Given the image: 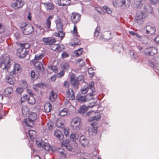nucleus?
<instances>
[{"instance_id":"f257e3e1","label":"nucleus","mask_w":159,"mask_h":159,"mask_svg":"<svg viewBox=\"0 0 159 159\" xmlns=\"http://www.w3.org/2000/svg\"><path fill=\"white\" fill-rule=\"evenodd\" d=\"M37 115L34 112H31L29 115L28 118L24 119V122L28 126L32 127L34 125V122L36 120Z\"/></svg>"},{"instance_id":"f03ea898","label":"nucleus","mask_w":159,"mask_h":159,"mask_svg":"<svg viewBox=\"0 0 159 159\" xmlns=\"http://www.w3.org/2000/svg\"><path fill=\"white\" fill-rule=\"evenodd\" d=\"M11 59L9 56L3 57L0 61V67L3 69H7L8 72L11 66Z\"/></svg>"},{"instance_id":"7ed1b4c3","label":"nucleus","mask_w":159,"mask_h":159,"mask_svg":"<svg viewBox=\"0 0 159 159\" xmlns=\"http://www.w3.org/2000/svg\"><path fill=\"white\" fill-rule=\"evenodd\" d=\"M87 115L90 116H92L88 119L89 121H98L99 120L101 119V115L100 113L98 112H95L94 111H90L87 112Z\"/></svg>"},{"instance_id":"20e7f679","label":"nucleus","mask_w":159,"mask_h":159,"mask_svg":"<svg viewBox=\"0 0 159 159\" xmlns=\"http://www.w3.org/2000/svg\"><path fill=\"white\" fill-rule=\"evenodd\" d=\"M113 5L116 7H122L125 8L129 7L130 4V0H116L115 2H113Z\"/></svg>"},{"instance_id":"39448f33","label":"nucleus","mask_w":159,"mask_h":159,"mask_svg":"<svg viewBox=\"0 0 159 159\" xmlns=\"http://www.w3.org/2000/svg\"><path fill=\"white\" fill-rule=\"evenodd\" d=\"M96 95L95 93H89L86 96L79 95L76 97V99L79 101L85 102L93 99V96Z\"/></svg>"},{"instance_id":"423d86ee","label":"nucleus","mask_w":159,"mask_h":159,"mask_svg":"<svg viewBox=\"0 0 159 159\" xmlns=\"http://www.w3.org/2000/svg\"><path fill=\"white\" fill-rule=\"evenodd\" d=\"M71 124L73 128L78 129L81 126V120L79 117H75L72 120Z\"/></svg>"},{"instance_id":"0eeeda50","label":"nucleus","mask_w":159,"mask_h":159,"mask_svg":"<svg viewBox=\"0 0 159 159\" xmlns=\"http://www.w3.org/2000/svg\"><path fill=\"white\" fill-rule=\"evenodd\" d=\"M157 52V49L154 47L147 48L144 50V54L147 56H153Z\"/></svg>"},{"instance_id":"6e6552de","label":"nucleus","mask_w":159,"mask_h":159,"mask_svg":"<svg viewBox=\"0 0 159 159\" xmlns=\"http://www.w3.org/2000/svg\"><path fill=\"white\" fill-rule=\"evenodd\" d=\"M143 30L145 34L151 35L155 34L156 32V29L154 27L147 25L144 27Z\"/></svg>"},{"instance_id":"1a4fd4ad","label":"nucleus","mask_w":159,"mask_h":159,"mask_svg":"<svg viewBox=\"0 0 159 159\" xmlns=\"http://www.w3.org/2000/svg\"><path fill=\"white\" fill-rule=\"evenodd\" d=\"M16 51L17 55L21 58L25 57L28 53V51L24 49L20 46L17 49Z\"/></svg>"},{"instance_id":"9d476101","label":"nucleus","mask_w":159,"mask_h":159,"mask_svg":"<svg viewBox=\"0 0 159 159\" xmlns=\"http://www.w3.org/2000/svg\"><path fill=\"white\" fill-rule=\"evenodd\" d=\"M94 84L93 82L91 83L90 84L88 85L85 88L81 90V93L84 94L86 93L88 91L89 89H90L92 91V93H95L96 94V92L95 91V88L94 86Z\"/></svg>"},{"instance_id":"9b49d317","label":"nucleus","mask_w":159,"mask_h":159,"mask_svg":"<svg viewBox=\"0 0 159 159\" xmlns=\"http://www.w3.org/2000/svg\"><path fill=\"white\" fill-rule=\"evenodd\" d=\"M70 19L72 22L74 24L78 23L81 19L80 14L76 12H72L71 14Z\"/></svg>"},{"instance_id":"f8f14e48","label":"nucleus","mask_w":159,"mask_h":159,"mask_svg":"<svg viewBox=\"0 0 159 159\" xmlns=\"http://www.w3.org/2000/svg\"><path fill=\"white\" fill-rule=\"evenodd\" d=\"M23 6V2L21 0H16L11 4V7L15 9H19Z\"/></svg>"},{"instance_id":"ddd939ff","label":"nucleus","mask_w":159,"mask_h":159,"mask_svg":"<svg viewBox=\"0 0 159 159\" xmlns=\"http://www.w3.org/2000/svg\"><path fill=\"white\" fill-rule=\"evenodd\" d=\"M21 70L22 68L20 65L18 63H15L13 66V70L11 71L9 70L8 72L12 75H15L17 73L21 72Z\"/></svg>"},{"instance_id":"4468645a","label":"nucleus","mask_w":159,"mask_h":159,"mask_svg":"<svg viewBox=\"0 0 159 159\" xmlns=\"http://www.w3.org/2000/svg\"><path fill=\"white\" fill-rule=\"evenodd\" d=\"M42 41L44 44L47 45H51L56 41L55 39L53 37L43 38Z\"/></svg>"},{"instance_id":"2eb2a0df","label":"nucleus","mask_w":159,"mask_h":159,"mask_svg":"<svg viewBox=\"0 0 159 159\" xmlns=\"http://www.w3.org/2000/svg\"><path fill=\"white\" fill-rule=\"evenodd\" d=\"M34 66L38 72H42L44 71V69L41 62L36 61L34 63Z\"/></svg>"},{"instance_id":"dca6fc26","label":"nucleus","mask_w":159,"mask_h":159,"mask_svg":"<svg viewBox=\"0 0 159 159\" xmlns=\"http://www.w3.org/2000/svg\"><path fill=\"white\" fill-rule=\"evenodd\" d=\"M22 30L24 34L25 35H28L31 34L33 31V27L30 25H26L25 28H24Z\"/></svg>"},{"instance_id":"f3484780","label":"nucleus","mask_w":159,"mask_h":159,"mask_svg":"<svg viewBox=\"0 0 159 159\" xmlns=\"http://www.w3.org/2000/svg\"><path fill=\"white\" fill-rule=\"evenodd\" d=\"M10 74L9 75H7L5 77V81L10 84H13L16 81L15 77Z\"/></svg>"},{"instance_id":"a211bd4d","label":"nucleus","mask_w":159,"mask_h":159,"mask_svg":"<svg viewBox=\"0 0 159 159\" xmlns=\"http://www.w3.org/2000/svg\"><path fill=\"white\" fill-rule=\"evenodd\" d=\"M92 105L88 107L85 105H83L80 107L79 111V112L81 113H84L86 112L87 111L88 108L93 107L95 105V102H92Z\"/></svg>"},{"instance_id":"6ab92c4d","label":"nucleus","mask_w":159,"mask_h":159,"mask_svg":"<svg viewBox=\"0 0 159 159\" xmlns=\"http://www.w3.org/2000/svg\"><path fill=\"white\" fill-rule=\"evenodd\" d=\"M66 95L70 100H73L75 99V94L71 89H68L67 90Z\"/></svg>"},{"instance_id":"aec40b11","label":"nucleus","mask_w":159,"mask_h":159,"mask_svg":"<svg viewBox=\"0 0 159 159\" xmlns=\"http://www.w3.org/2000/svg\"><path fill=\"white\" fill-rule=\"evenodd\" d=\"M66 95L70 100H73L75 99V94L71 89H68L67 90Z\"/></svg>"},{"instance_id":"412c9836","label":"nucleus","mask_w":159,"mask_h":159,"mask_svg":"<svg viewBox=\"0 0 159 159\" xmlns=\"http://www.w3.org/2000/svg\"><path fill=\"white\" fill-rule=\"evenodd\" d=\"M53 18V16L50 15L46 20L44 24V28L50 29L51 25V20Z\"/></svg>"},{"instance_id":"4be33fe9","label":"nucleus","mask_w":159,"mask_h":159,"mask_svg":"<svg viewBox=\"0 0 159 159\" xmlns=\"http://www.w3.org/2000/svg\"><path fill=\"white\" fill-rule=\"evenodd\" d=\"M56 27L58 31L63 30V25L62 23L61 19L59 18H57L55 21Z\"/></svg>"},{"instance_id":"5701e85b","label":"nucleus","mask_w":159,"mask_h":159,"mask_svg":"<svg viewBox=\"0 0 159 159\" xmlns=\"http://www.w3.org/2000/svg\"><path fill=\"white\" fill-rule=\"evenodd\" d=\"M79 140L80 143L83 146L85 147L88 144L89 141L84 136H81Z\"/></svg>"},{"instance_id":"b1692460","label":"nucleus","mask_w":159,"mask_h":159,"mask_svg":"<svg viewBox=\"0 0 159 159\" xmlns=\"http://www.w3.org/2000/svg\"><path fill=\"white\" fill-rule=\"evenodd\" d=\"M146 16L145 14H144L141 11H138L137 12L136 16L135 19L136 20H140L144 18Z\"/></svg>"},{"instance_id":"393cba45","label":"nucleus","mask_w":159,"mask_h":159,"mask_svg":"<svg viewBox=\"0 0 159 159\" xmlns=\"http://www.w3.org/2000/svg\"><path fill=\"white\" fill-rule=\"evenodd\" d=\"M70 0H58V4L61 6H64L69 5L71 3Z\"/></svg>"},{"instance_id":"a878e982","label":"nucleus","mask_w":159,"mask_h":159,"mask_svg":"<svg viewBox=\"0 0 159 159\" xmlns=\"http://www.w3.org/2000/svg\"><path fill=\"white\" fill-rule=\"evenodd\" d=\"M91 125L92 127L88 129L89 133H92V134H93L94 133L96 134L98 131L96 125L94 123H92Z\"/></svg>"},{"instance_id":"bb28decb","label":"nucleus","mask_w":159,"mask_h":159,"mask_svg":"<svg viewBox=\"0 0 159 159\" xmlns=\"http://www.w3.org/2000/svg\"><path fill=\"white\" fill-rule=\"evenodd\" d=\"M52 108L51 104L49 102H46L44 106V109L45 112L48 113L50 111Z\"/></svg>"},{"instance_id":"cd10ccee","label":"nucleus","mask_w":159,"mask_h":159,"mask_svg":"<svg viewBox=\"0 0 159 159\" xmlns=\"http://www.w3.org/2000/svg\"><path fill=\"white\" fill-rule=\"evenodd\" d=\"M54 135L59 140H61L64 137V136L61 131L58 129H56L54 133Z\"/></svg>"},{"instance_id":"c85d7f7f","label":"nucleus","mask_w":159,"mask_h":159,"mask_svg":"<svg viewBox=\"0 0 159 159\" xmlns=\"http://www.w3.org/2000/svg\"><path fill=\"white\" fill-rule=\"evenodd\" d=\"M57 98V94L52 90L50 93L49 99L52 102H54Z\"/></svg>"},{"instance_id":"c756f323","label":"nucleus","mask_w":159,"mask_h":159,"mask_svg":"<svg viewBox=\"0 0 159 159\" xmlns=\"http://www.w3.org/2000/svg\"><path fill=\"white\" fill-rule=\"evenodd\" d=\"M61 144L62 145V146L64 145L66 148V149L69 151H71L72 150V148L70 146L69 143L66 141H65V142H62Z\"/></svg>"},{"instance_id":"7c9ffc66","label":"nucleus","mask_w":159,"mask_h":159,"mask_svg":"<svg viewBox=\"0 0 159 159\" xmlns=\"http://www.w3.org/2000/svg\"><path fill=\"white\" fill-rule=\"evenodd\" d=\"M22 111L23 115H26L29 112V108L26 106H23L22 108Z\"/></svg>"},{"instance_id":"2f4dec72","label":"nucleus","mask_w":159,"mask_h":159,"mask_svg":"<svg viewBox=\"0 0 159 159\" xmlns=\"http://www.w3.org/2000/svg\"><path fill=\"white\" fill-rule=\"evenodd\" d=\"M58 31V33H55L54 35L56 36L61 38V39L62 40L65 35V33L63 32V30Z\"/></svg>"},{"instance_id":"473e14b6","label":"nucleus","mask_w":159,"mask_h":159,"mask_svg":"<svg viewBox=\"0 0 159 159\" xmlns=\"http://www.w3.org/2000/svg\"><path fill=\"white\" fill-rule=\"evenodd\" d=\"M13 92V89L12 87H9L6 88L4 90V93L7 95L11 94Z\"/></svg>"},{"instance_id":"72a5a7b5","label":"nucleus","mask_w":159,"mask_h":159,"mask_svg":"<svg viewBox=\"0 0 159 159\" xmlns=\"http://www.w3.org/2000/svg\"><path fill=\"white\" fill-rule=\"evenodd\" d=\"M83 52V49L82 48H80L78 50L75 51L74 52V55L75 56L78 57L81 55Z\"/></svg>"},{"instance_id":"f704fd0d","label":"nucleus","mask_w":159,"mask_h":159,"mask_svg":"<svg viewBox=\"0 0 159 159\" xmlns=\"http://www.w3.org/2000/svg\"><path fill=\"white\" fill-rule=\"evenodd\" d=\"M27 101L28 103L30 105H33L36 102V101L34 98L31 96L28 97Z\"/></svg>"},{"instance_id":"c9c22d12","label":"nucleus","mask_w":159,"mask_h":159,"mask_svg":"<svg viewBox=\"0 0 159 159\" xmlns=\"http://www.w3.org/2000/svg\"><path fill=\"white\" fill-rule=\"evenodd\" d=\"M24 49H28L30 46V44L28 43H20L18 45Z\"/></svg>"},{"instance_id":"e433bc0d","label":"nucleus","mask_w":159,"mask_h":159,"mask_svg":"<svg viewBox=\"0 0 159 159\" xmlns=\"http://www.w3.org/2000/svg\"><path fill=\"white\" fill-rule=\"evenodd\" d=\"M29 134L30 138L31 139H33L34 138V136L36 134V132L35 131L30 130L29 131Z\"/></svg>"},{"instance_id":"4c0bfd02","label":"nucleus","mask_w":159,"mask_h":159,"mask_svg":"<svg viewBox=\"0 0 159 159\" xmlns=\"http://www.w3.org/2000/svg\"><path fill=\"white\" fill-rule=\"evenodd\" d=\"M67 113V109L64 108L59 111V115L61 116H64L66 115Z\"/></svg>"},{"instance_id":"58836bf2","label":"nucleus","mask_w":159,"mask_h":159,"mask_svg":"<svg viewBox=\"0 0 159 159\" xmlns=\"http://www.w3.org/2000/svg\"><path fill=\"white\" fill-rule=\"evenodd\" d=\"M135 35L136 36V37H137L138 38L140 39L141 41H142L143 43H145L147 42V40H148L147 38H145V40H143V37H141L140 36V35H139L137 33H136Z\"/></svg>"},{"instance_id":"ea45409f","label":"nucleus","mask_w":159,"mask_h":159,"mask_svg":"<svg viewBox=\"0 0 159 159\" xmlns=\"http://www.w3.org/2000/svg\"><path fill=\"white\" fill-rule=\"evenodd\" d=\"M56 124L58 127L64 128V124L61 120H57L56 122Z\"/></svg>"},{"instance_id":"a19ab883","label":"nucleus","mask_w":159,"mask_h":159,"mask_svg":"<svg viewBox=\"0 0 159 159\" xmlns=\"http://www.w3.org/2000/svg\"><path fill=\"white\" fill-rule=\"evenodd\" d=\"M64 47L63 45H59L58 44V46L55 52L60 53L64 49Z\"/></svg>"},{"instance_id":"79ce46f5","label":"nucleus","mask_w":159,"mask_h":159,"mask_svg":"<svg viewBox=\"0 0 159 159\" xmlns=\"http://www.w3.org/2000/svg\"><path fill=\"white\" fill-rule=\"evenodd\" d=\"M46 8L48 10H52L54 8V5L50 3L45 4Z\"/></svg>"},{"instance_id":"37998d69","label":"nucleus","mask_w":159,"mask_h":159,"mask_svg":"<svg viewBox=\"0 0 159 159\" xmlns=\"http://www.w3.org/2000/svg\"><path fill=\"white\" fill-rule=\"evenodd\" d=\"M42 147L47 151H49L50 148V147L48 143H44V142L43 143Z\"/></svg>"},{"instance_id":"c03bdc74","label":"nucleus","mask_w":159,"mask_h":159,"mask_svg":"<svg viewBox=\"0 0 159 159\" xmlns=\"http://www.w3.org/2000/svg\"><path fill=\"white\" fill-rule=\"evenodd\" d=\"M88 72L89 75L91 78H93L94 76L95 72L92 68H89L88 70Z\"/></svg>"},{"instance_id":"a18cd8bd","label":"nucleus","mask_w":159,"mask_h":159,"mask_svg":"<svg viewBox=\"0 0 159 159\" xmlns=\"http://www.w3.org/2000/svg\"><path fill=\"white\" fill-rule=\"evenodd\" d=\"M70 82L74 86H77L78 84V80L77 78L71 81H70Z\"/></svg>"},{"instance_id":"49530a36","label":"nucleus","mask_w":159,"mask_h":159,"mask_svg":"<svg viewBox=\"0 0 159 159\" xmlns=\"http://www.w3.org/2000/svg\"><path fill=\"white\" fill-rule=\"evenodd\" d=\"M73 35L75 36H78L77 27L75 25H74L73 30L72 31Z\"/></svg>"},{"instance_id":"de8ad7c7","label":"nucleus","mask_w":159,"mask_h":159,"mask_svg":"<svg viewBox=\"0 0 159 159\" xmlns=\"http://www.w3.org/2000/svg\"><path fill=\"white\" fill-rule=\"evenodd\" d=\"M95 10L99 13L101 15L104 14V12L103 9L99 7H96V8H95Z\"/></svg>"},{"instance_id":"09e8293b","label":"nucleus","mask_w":159,"mask_h":159,"mask_svg":"<svg viewBox=\"0 0 159 159\" xmlns=\"http://www.w3.org/2000/svg\"><path fill=\"white\" fill-rule=\"evenodd\" d=\"M28 97V95L27 94H25L24 95L23 97L20 98L21 103H22L26 100L27 101Z\"/></svg>"},{"instance_id":"8fccbe9b","label":"nucleus","mask_w":159,"mask_h":159,"mask_svg":"<svg viewBox=\"0 0 159 159\" xmlns=\"http://www.w3.org/2000/svg\"><path fill=\"white\" fill-rule=\"evenodd\" d=\"M103 9L105 10L109 14H111L112 13V11L110 8L106 6H104L103 7Z\"/></svg>"},{"instance_id":"3c124183","label":"nucleus","mask_w":159,"mask_h":159,"mask_svg":"<svg viewBox=\"0 0 159 159\" xmlns=\"http://www.w3.org/2000/svg\"><path fill=\"white\" fill-rule=\"evenodd\" d=\"M69 82L67 81H65L62 84V87L66 89H68L69 87Z\"/></svg>"},{"instance_id":"603ef678","label":"nucleus","mask_w":159,"mask_h":159,"mask_svg":"<svg viewBox=\"0 0 159 159\" xmlns=\"http://www.w3.org/2000/svg\"><path fill=\"white\" fill-rule=\"evenodd\" d=\"M44 56V55L43 54H37L35 55V58L36 60H37L41 59Z\"/></svg>"},{"instance_id":"864d4df0","label":"nucleus","mask_w":159,"mask_h":159,"mask_svg":"<svg viewBox=\"0 0 159 159\" xmlns=\"http://www.w3.org/2000/svg\"><path fill=\"white\" fill-rule=\"evenodd\" d=\"M78 138V135L74 133H72L70 134V138L72 139H76Z\"/></svg>"},{"instance_id":"5fc2aeb1","label":"nucleus","mask_w":159,"mask_h":159,"mask_svg":"<svg viewBox=\"0 0 159 159\" xmlns=\"http://www.w3.org/2000/svg\"><path fill=\"white\" fill-rule=\"evenodd\" d=\"M100 28L98 27H97L95 29V32L94 33V35L95 36H98L99 34L100 33Z\"/></svg>"},{"instance_id":"6e6d98bb","label":"nucleus","mask_w":159,"mask_h":159,"mask_svg":"<svg viewBox=\"0 0 159 159\" xmlns=\"http://www.w3.org/2000/svg\"><path fill=\"white\" fill-rule=\"evenodd\" d=\"M51 46L50 48H51V49L53 51H56L57 48L58 46V44H52L51 45Z\"/></svg>"},{"instance_id":"4d7b16f0","label":"nucleus","mask_w":159,"mask_h":159,"mask_svg":"<svg viewBox=\"0 0 159 159\" xmlns=\"http://www.w3.org/2000/svg\"><path fill=\"white\" fill-rule=\"evenodd\" d=\"M69 56V54H68L66 52L64 51L61 53V57L63 58H67Z\"/></svg>"},{"instance_id":"13d9d810","label":"nucleus","mask_w":159,"mask_h":159,"mask_svg":"<svg viewBox=\"0 0 159 159\" xmlns=\"http://www.w3.org/2000/svg\"><path fill=\"white\" fill-rule=\"evenodd\" d=\"M35 73L34 70H32L30 73V76H31V79L34 80L36 77Z\"/></svg>"},{"instance_id":"bf43d9fd","label":"nucleus","mask_w":159,"mask_h":159,"mask_svg":"<svg viewBox=\"0 0 159 159\" xmlns=\"http://www.w3.org/2000/svg\"><path fill=\"white\" fill-rule=\"evenodd\" d=\"M64 74L65 71L63 70H62L60 73H58L57 75L58 77H61L64 75Z\"/></svg>"},{"instance_id":"052dcab7","label":"nucleus","mask_w":159,"mask_h":159,"mask_svg":"<svg viewBox=\"0 0 159 159\" xmlns=\"http://www.w3.org/2000/svg\"><path fill=\"white\" fill-rule=\"evenodd\" d=\"M28 25L25 22H22L20 24V26L21 28H25L26 25Z\"/></svg>"},{"instance_id":"680f3d73","label":"nucleus","mask_w":159,"mask_h":159,"mask_svg":"<svg viewBox=\"0 0 159 159\" xmlns=\"http://www.w3.org/2000/svg\"><path fill=\"white\" fill-rule=\"evenodd\" d=\"M16 92L18 93H21L23 91V89L20 87H18L16 89Z\"/></svg>"},{"instance_id":"e2e57ef3","label":"nucleus","mask_w":159,"mask_h":159,"mask_svg":"<svg viewBox=\"0 0 159 159\" xmlns=\"http://www.w3.org/2000/svg\"><path fill=\"white\" fill-rule=\"evenodd\" d=\"M151 3L152 4H156L159 2V0H149Z\"/></svg>"},{"instance_id":"0e129e2a","label":"nucleus","mask_w":159,"mask_h":159,"mask_svg":"<svg viewBox=\"0 0 159 159\" xmlns=\"http://www.w3.org/2000/svg\"><path fill=\"white\" fill-rule=\"evenodd\" d=\"M43 142H40L38 141H37L36 143L37 146L39 147H42L43 143Z\"/></svg>"},{"instance_id":"69168bd1","label":"nucleus","mask_w":159,"mask_h":159,"mask_svg":"<svg viewBox=\"0 0 159 159\" xmlns=\"http://www.w3.org/2000/svg\"><path fill=\"white\" fill-rule=\"evenodd\" d=\"M62 67L65 69L67 70V69L69 67V65L68 64L65 63L63 64Z\"/></svg>"},{"instance_id":"338daca9","label":"nucleus","mask_w":159,"mask_h":159,"mask_svg":"<svg viewBox=\"0 0 159 159\" xmlns=\"http://www.w3.org/2000/svg\"><path fill=\"white\" fill-rule=\"evenodd\" d=\"M51 69L53 72L57 73V68L56 66H52L51 67Z\"/></svg>"},{"instance_id":"774afa93","label":"nucleus","mask_w":159,"mask_h":159,"mask_svg":"<svg viewBox=\"0 0 159 159\" xmlns=\"http://www.w3.org/2000/svg\"><path fill=\"white\" fill-rule=\"evenodd\" d=\"M76 78H77L75 74L73 73H72L71 75L70 76V81H71L75 79H76Z\"/></svg>"}]
</instances>
